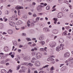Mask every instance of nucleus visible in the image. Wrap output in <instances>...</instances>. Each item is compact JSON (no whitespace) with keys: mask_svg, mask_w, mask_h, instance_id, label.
Returning a JSON list of instances; mask_svg holds the SVG:
<instances>
[{"mask_svg":"<svg viewBox=\"0 0 73 73\" xmlns=\"http://www.w3.org/2000/svg\"><path fill=\"white\" fill-rule=\"evenodd\" d=\"M73 60V58L70 57L68 60H66L65 61V63H66V65H67V66H68L69 64H73V61H72Z\"/></svg>","mask_w":73,"mask_h":73,"instance_id":"1","label":"nucleus"},{"mask_svg":"<svg viewBox=\"0 0 73 73\" xmlns=\"http://www.w3.org/2000/svg\"><path fill=\"white\" fill-rule=\"evenodd\" d=\"M64 46V44H61L60 45V46H58V47L56 48V50L58 52L60 51V50L61 49H62L63 47Z\"/></svg>","mask_w":73,"mask_h":73,"instance_id":"2","label":"nucleus"},{"mask_svg":"<svg viewBox=\"0 0 73 73\" xmlns=\"http://www.w3.org/2000/svg\"><path fill=\"white\" fill-rule=\"evenodd\" d=\"M42 55L40 52H38L36 54V57L37 59H40L42 57Z\"/></svg>","mask_w":73,"mask_h":73,"instance_id":"3","label":"nucleus"},{"mask_svg":"<svg viewBox=\"0 0 73 73\" xmlns=\"http://www.w3.org/2000/svg\"><path fill=\"white\" fill-rule=\"evenodd\" d=\"M49 46L51 48H54L56 46V42H53L52 43L49 44Z\"/></svg>","mask_w":73,"mask_h":73,"instance_id":"4","label":"nucleus"},{"mask_svg":"<svg viewBox=\"0 0 73 73\" xmlns=\"http://www.w3.org/2000/svg\"><path fill=\"white\" fill-rule=\"evenodd\" d=\"M41 5H38L36 8V10L38 12H41V11H42V8H41Z\"/></svg>","mask_w":73,"mask_h":73,"instance_id":"5","label":"nucleus"},{"mask_svg":"<svg viewBox=\"0 0 73 73\" xmlns=\"http://www.w3.org/2000/svg\"><path fill=\"white\" fill-rule=\"evenodd\" d=\"M54 60V59L53 58H48L47 59V61H52V62H51V64H54L55 63V62H53V61Z\"/></svg>","mask_w":73,"mask_h":73,"instance_id":"6","label":"nucleus"},{"mask_svg":"<svg viewBox=\"0 0 73 73\" xmlns=\"http://www.w3.org/2000/svg\"><path fill=\"white\" fill-rule=\"evenodd\" d=\"M34 64L36 66H40V62L39 61H36L35 62Z\"/></svg>","mask_w":73,"mask_h":73,"instance_id":"7","label":"nucleus"},{"mask_svg":"<svg viewBox=\"0 0 73 73\" xmlns=\"http://www.w3.org/2000/svg\"><path fill=\"white\" fill-rule=\"evenodd\" d=\"M64 57L65 58H68L70 57V53L69 52H67L64 54Z\"/></svg>","mask_w":73,"mask_h":73,"instance_id":"8","label":"nucleus"},{"mask_svg":"<svg viewBox=\"0 0 73 73\" xmlns=\"http://www.w3.org/2000/svg\"><path fill=\"white\" fill-rule=\"evenodd\" d=\"M43 30L44 32H50L49 28H44L43 29Z\"/></svg>","mask_w":73,"mask_h":73,"instance_id":"9","label":"nucleus"},{"mask_svg":"<svg viewBox=\"0 0 73 73\" xmlns=\"http://www.w3.org/2000/svg\"><path fill=\"white\" fill-rule=\"evenodd\" d=\"M44 38H45L44 35H42L40 36V37H39V40L40 41H42V40H44Z\"/></svg>","mask_w":73,"mask_h":73,"instance_id":"10","label":"nucleus"},{"mask_svg":"<svg viewBox=\"0 0 73 73\" xmlns=\"http://www.w3.org/2000/svg\"><path fill=\"white\" fill-rule=\"evenodd\" d=\"M15 9H17V10H18L19 9H23V7H20V6L19 5H17L15 7Z\"/></svg>","mask_w":73,"mask_h":73,"instance_id":"11","label":"nucleus"},{"mask_svg":"<svg viewBox=\"0 0 73 73\" xmlns=\"http://www.w3.org/2000/svg\"><path fill=\"white\" fill-rule=\"evenodd\" d=\"M63 16V14H62L61 12H60L58 13L57 17H58V18H61V17H62Z\"/></svg>","mask_w":73,"mask_h":73,"instance_id":"12","label":"nucleus"},{"mask_svg":"<svg viewBox=\"0 0 73 73\" xmlns=\"http://www.w3.org/2000/svg\"><path fill=\"white\" fill-rule=\"evenodd\" d=\"M47 49V47H44V48H42L40 49V51L41 52V51H46V49Z\"/></svg>","mask_w":73,"mask_h":73,"instance_id":"13","label":"nucleus"},{"mask_svg":"<svg viewBox=\"0 0 73 73\" xmlns=\"http://www.w3.org/2000/svg\"><path fill=\"white\" fill-rule=\"evenodd\" d=\"M16 24L17 25H21V24H23V21H19L18 22H17Z\"/></svg>","mask_w":73,"mask_h":73,"instance_id":"14","label":"nucleus"},{"mask_svg":"<svg viewBox=\"0 0 73 73\" xmlns=\"http://www.w3.org/2000/svg\"><path fill=\"white\" fill-rule=\"evenodd\" d=\"M40 6H41V7H45L46 5H47V4L44 3H44H40Z\"/></svg>","mask_w":73,"mask_h":73,"instance_id":"15","label":"nucleus"},{"mask_svg":"<svg viewBox=\"0 0 73 73\" xmlns=\"http://www.w3.org/2000/svg\"><path fill=\"white\" fill-rule=\"evenodd\" d=\"M53 33L54 34L56 35V34H58V31L56 29H54L53 30Z\"/></svg>","mask_w":73,"mask_h":73,"instance_id":"16","label":"nucleus"},{"mask_svg":"<svg viewBox=\"0 0 73 73\" xmlns=\"http://www.w3.org/2000/svg\"><path fill=\"white\" fill-rule=\"evenodd\" d=\"M39 43L41 44V45L43 46V45H44L45 44V42L44 41H41L39 42Z\"/></svg>","mask_w":73,"mask_h":73,"instance_id":"17","label":"nucleus"},{"mask_svg":"<svg viewBox=\"0 0 73 73\" xmlns=\"http://www.w3.org/2000/svg\"><path fill=\"white\" fill-rule=\"evenodd\" d=\"M7 33L10 35H12L13 33V31L12 30H9L7 31Z\"/></svg>","mask_w":73,"mask_h":73,"instance_id":"18","label":"nucleus"},{"mask_svg":"<svg viewBox=\"0 0 73 73\" xmlns=\"http://www.w3.org/2000/svg\"><path fill=\"white\" fill-rule=\"evenodd\" d=\"M28 62H23L21 64L22 65H26V66H28Z\"/></svg>","mask_w":73,"mask_h":73,"instance_id":"19","label":"nucleus"},{"mask_svg":"<svg viewBox=\"0 0 73 73\" xmlns=\"http://www.w3.org/2000/svg\"><path fill=\"white\" fill-rule=\"evenodd\" d=\"M66 67L63 66L61 69V71H64V70H66Z\"/></svg>","mask_w":73,"mask_h":73,"instance_id":"20","label":"nucleus"},{"mask_svg":"<svg viewBox=\"0 0 73 73\" xmlns=\"http://www.w3.org/2000/svg\"><path fill=\"white\" fill-rule=\"evenodd\" d=\"M6 63V62L5 60H3L0 62L1 64H5Z\"/></svg>","mask_w":73,"mask_h":73,"instance_id":"21","label":"nucleus"},{"mask_svg":"<svg viewBox=\"0 0 73 73\" xmlns=\"http://www.w3.org/2000/svg\"><path fill=\"white\" fill-rule=\"evenodd\" d=\"M1 73H7V71L4 69H2L1 71Z\"/></svg>","mask_w":73,"mask_h":73,"instance_id":"22","label":"nucleus"},{"mask_svg":"<svg viewBox=\"0 0 73 73\" xmlns=\"http://www.w3.org/2000/svg\"><path fill=\"white\" fill-rule=\"evenodd\" d=\"M36 5V3L35 2H33L32 3V4L30 5V7L31 8H32V7H34V5Z\"/></svg>","mask_w":73,"mask_h":73,"instance_id":"23","label":"nucleus"},{"mask_svg":"<svg viewBox=\"0 0 73 73\" xmlns=\"http://www.w3.org/2000/svg\"><path fill=\"white\" fill-rule=\"evenodd\" d=\"M8 47L6 46L4 48V50L5 52H7L8 50Z\"/></svg>","mask_w":73,"mask_h":73,"instance_id":"24","label":"nucleus"},{"mask_svg":"<svg viewBox=\"0 0 73 73\" xmlns=\"http://www.w3.org/2000/svg\"><path fill=\"white\" fill-rule=\"evenodd\" d=\"M31 54L32 55V56H33V57H35L36 55V53L35 52H32L31 53Z\"/></svg>","mask_w":73,"mask_h":73,"instance_id":"25","label":"nucleus"},{"mask_svg":"<svg viewBox=\"0 0 73 73\" xmlns=\"http://www.w3.org/2000/svg\"><path fill=\"white\" fill-rule=\"evenodd\" d=\"M46 9L47 11H49L50 9V7L49 5H48L46 7Z\"/></svg>","mask_w":73,"mask_h":73,"instance_id":"26","label":"nucleus"},{"mask_svg":"<svg viewBox=\"0 0 73 73\" xmlns=\"http://www.w3.org/2000/svg\"><path fill=\"white\" fill-rule=\"evenodd\" d=\"M27 25L28 27H30V26L31 25V22H30V21H29L27 22Z\"/></svg>","mask_w":73,"mask_h":73,"instance_id":"27","label":"nucleus"},{"mask_svg":"<svg viewBox=\"0 0 73 73\" xmlns=\"http://www.w3.org/2000/svg\"><path fill=\"white\" fill-rule=\"evenodd\" d=\"M0 29H3V25L2 23H0Z\"/></svg>","mask_w":73,"mask_h":73,"instance_id":"28","label":"nucleus"},{"mask_svg":"<svg viewBox=\"0 0 73 73\" xmlns=\"http://www.w3.org/2000/svg\"><path fill=\"white\" fill-rule=\"evenodd\" d=\"M21 68L23 70H24L25 71L27 69V68L23 66L21 67Z\"/></svg>","mask_w":73,"mask_h":73,"instance_id":"29","label":"nucleus"},{"mask_svg":"<svg viewBox=\"0 0 73 73\" xmlns=\"http://www.w3.org/2000/svg\"><path fill=\"white\" fill-rule=\"evenodd\" d=\"M59 42L60 43H62L64 42V39H61L59 41Z\"/></svg>","mask_w":73,"mask_h":73,"instance_id":"30","label":"nucleus"},{"mask_svg":"<svg viewBox=\"0 0 73 73\" xmlns=\"http://www.w3.org/2000/svg\"><path fill=\"white\" fill-rule=\"evenodd\" d=\"M21 66L20 65H18L17 67V70H19Z\"/></svg>","mask_w":73,"mask_h":73,"instance_id":"31","label":"nucleus"},{"mask_svg":"<svg viewBox=\"0 0 73 73\" xmlns=\"http://www.w3.org/2000/svg\"><path fill=\"white\" fill-rule=\"evenodd\" d=\"M61 11H62V12H65V9L62 7L61 9Z\"/></svg>","mask_w":73,"mask_h":73,"instance_id":"32","label":"nucleus"},{"mask_svg":"<svg viewBox=\"0 0 73 73\" xmlns=\"http://www.w3.org/2000/svg\"><path fill=\"white\" fill-rule=\"evenodd\" d=\"M69 10L68 8H66L65 9V12H69Z\"/></svg>","mask_w":73,"mask_h":73,"instance_id":"33","label":"nucleus"},{"mask_svg":"<svg viewBox=\"0 0 73 73\" xmlns=\"http://www.w3.org/2000/svg\"><path fill=\"white\" fill-rule=\"evenodd\" d=\"M33 64H31V63L30 62L28 64V66H30L32 67V66H33Z\"/></svg>","mask_w":73,"mask_h":73,"instance_id":"34","label":"nucleus"},{"mask_svg":"<svg viewBox=\"0 0 73 73\" xmlns=\"http://www.w3.org/2000/svg\"><path fill=\"white\" fill-rule=\"evenodd\" d=\"M25 71L24 70H21L19 71V72L20 73H21L22 72H25Z\"/></svg>","mask_w":73,"mask_h":73,"instance_id":"35","label":"nucleus"},{"mask_svg":"<svg viewBox=\"0 0 73 73\" xmlns=\"http://www.w3.org/2000/svg\"><path fill=\"white\" fill-rule=\"evenodd\" d=\"M23 59L24 60H25V61H27V60H28L27 56H25V57Z\"/></svg>","mask_w":73,"mask_h":73,"instance_id":"36","label":"nucleus"},{"mask_svg":"<svg viewBox=\"0 0 73 73\" xmlns=\"http://www.w3.org/2000/svg\"><path fill=\"white\" fill-rule=\"evenodd\" d=\"M5 13L6 15H8L9 14V11L7 10L6 11Z\"/></svg>","mask_w":73,"mask_h":73,"instance_id":"37","label":"nucleus"},{"mask_svg":"<svg viewBox=\"0 0 73 73\" xmlns=\"http://www.w3.org/2000/svg\"><path fill=\"white\" fill-rule=\"evenodd\" d=\"M69 16L71 18H73V13L70 14L69 15Z\"/></svg>","mask_w":73,"mask_h":73,"instance_id":"38","label":"nucleus"},{"mask_svg":"<svg viewBox=\"0 0 73 73\" xmlns=\"http://www.w3.org/2000/svg\"><path fill=\"white\" fill-rule=\"evenodd\" d=\"M54 70V66H52L50 68V70Z\"/></svg>","mask_w":73,"mask_h":73,"instance_id":"39","label":"nucleus"},{"mask_svg":"<svg viewBox=\"0 0 73 73\" xmlns=\"http://www.w3.org/2000/svg\"><path fill=\"white\" fill-rule=\"evenodd\" d=\"M26 40H27L28 41H29L31 40V39H30V38H26Z\"/></svg>","mask_w":73,"mask_h":73,"instance_id":"40","label":"nucleus"},{"mask_svg":"<svg viewBox=\"0 0 73 73\" xmlns=\"http://www.w3.org/2000/svg\"><path fill=\"white\" fill-rule=\"evenodd\" d=\"M13 22H9V24L10 26H12V24H13Z\"/></svg>","mask_w":73,"mask_h":73,"instance_id":"41","label":"nucleus"},{"mask_svg":"<svg viewBox=\"0 0 73 73\" xmlns=\"http://www.w3.org/2000/svg\"><path fill=\"white\" fill-rule=\"evenodd\" d=\"M12 27H16V24L15 23H13V24L12 25Z\"/></svg>","mask_w":73,"mask_h":73,"instance_id":"42","label":"nucleus"},{"mask_svg":"<svg viewBox=\"0 0 73 73\" xmlns=\"http://www.w3.org/2000/svg\"><path fill=\"white\" fill-rule=\"evenodd\" d=\"M49 66V65H46L44 66V67H43V68H48Z\"/></svg>","mask_w":73,"mask_h":73,"instance_id":"43","label":"nucleus"},{"mask_svg":"<svg viewBox=\"0 0 73 73\" xmlns=\"http://www.w3.org/2000/svg\"><path fill=\"white\" fill-rule=\"evenodd\" d=\"M13 44L15 46H17V42H15L13 43Z\"/></svg>","mask_w":73,"mask_h":73,"instance_id":"44","label":"nucleus"},{"mask_svg":"<svg viewBox=\"0 0 73 73\" xmlns=\"http://www.w3.org/2000/svg\"><path fill=\"white\" fill-rule=\"evenodd\" d=\"M63 36L64 35V36H66L67 35V34L65 33V32H64L62 34Z\"/></svg>","mask_w":73,"mask_h":73,"instance_id":"45","label":"nucleus"},{"mask_svg":"<svg viewBox=\"0 0 73 73\" xmlns=\"http://www.w3.org/2000/svg\"><path fill=\"white\" fill-rule=\"evenodd\" d=\"M23 18H24V19H27V15H23Z\"/></svg>","mask_w":73,"mask_h":73,"instance_id":"46","label":"nucleus"},{"mask_svg":"<svg viewBox=\"0 0 73 73\" xmlns=\"http://www.w3.org/2000/svg\"><path fill=\"white\" fill-rule=\"evenodd\" d=\"M8 1L9 3H12V2H13L15 1V0H9Z\"/></svg>","mask_w":73,"mask_h":73,"instance_id":"47","label":"nucleus"},{"mask_svg":"<svg viewBox=\"0 0 73 73\" xmlns=\"http://www.w3.org/2000/svg\"><path fill=\"white\" fill-rule=\"evenodd\" d=\"M27 60H29L31 59V57L29 56H27Z\"/></svg>","mask_w":73,"mask_h":73,"instance_id":"48","label":"nucleus"},{"mask_svg":"<svg viewBox=\"0 0 73 73\" xmlns=\"http://www.w3.org/2000/svg\"><path fill=\"white\" fill-rule=\"evenodd\" d=\"M68 6H69V8H70V9H72V6L71 5H70V4H69Z\"/></svg>","mask_w":73,"mask_h":73,"instance_id":"49","label":"nucleus"},{"mask_svg":"<svg viewBox=\"0 0 73 73\" xmlns=\"http://www.w3.org/2000/svg\"><path fill=\"white\" fill-rule=\"evenodd\" d=\"M43 14V13H38V15H40V16H41V15H42Z\"/></svg>","mask_w":73,"mask_h":73,"instance_id":"50","label":"nucleus"},{"mask_svg":"<svg viewBox=\"0 0 73 73\" xmlns=\"http://www.w3.org/2000/svg\"><path fill=\"white\" fill-rule=\"evenodd\" d=\"M59 1V3H60V4H62V0H58Z\"/></svg>","mask_w":73,"mask_h":73,"instance_id":"51","label":"nucleus"},{"mask_svg":"<svg viewBox=\"0 0 73 73\" xmlns=\"http://www.w3.org/2000/svg\"><path fill=\"white\" fill-rule=\"evenodd\" d=\"M3 38V36L1 35H0V40L2 39Z\"/></svg>","mask_w":73,"mask_h":73,"instance_id":"52","label":"nucleus"},{"mask_svg":"<svg viewBox=\"0 0 73 73\" xmlns=\"http://www.w3.org/2000/svg\"><path fill=\"white\" fill-rule=\"evenodd\" d=\"M39 19H40V17H37L36 18V21H38V20H39Z\"/></svg>","mask_w":73,"mask_h":73,"instance_id":"53","label":"nucleus"},{"mask_svg":"<svg viewBox=\"0 0 73 73\" xmlns=\"http://www.w3.org/2000/svg\"><path fill=\"white\" fill-rule=\"evenodd\" d=\"M31 25L32 26H34V25H35V24L33 23H31Z\"/></svg>","mask_w":73,"mask_h":73,"instance_id":"54","label":"nucleus"},{"mask_svg":"<svg viewBox=\"0 0 73 73\" xmlns=\"http://www.w3.org/2000/svg\"><path fill=\"white\" fill-rule=\"evenodd\" d=\"M55 58V56H54V55H51L50 56V58Z\"/></svg>","mask_w":73,"mask_h":73,"instance_id":"55","label":"nucleus"},{"mask_svg":"<svg viewBox=\"0 0 73 73\" xmlns=\"http://www.w3.org/2000/svg\"><path fill=\"white\" fill-rule=\"evenodd\" d=\"M33 17H37V15H36V14H33Z\"/></svg>","mask_w":73,"mask_h":73,"instance_id":"56","label":"nucleus"},{"mask_svg":"<svg viewBox=\"0 0 73 73\" xmlns=\"http://www.w3.org/2000/svg\"><path fill=\"white\" fill-rule=\"evenodd\" d=\"M21 50L20 49H18V52L19 53H20L21 52Z\"/></svg>","mask_w":73,"mask_h":73,"instance_id":"57","label":"nucleus"},{"mask_svg":"<svg viewBox=\"0 0 73 73\" xmlns=\"http://www.w3.org/2000/svg\"><path fill=\"white\" fill-rule=\"evenodd\" d=\"M11 58H14L15 57V55H14V54L11 55Z\"/></svg>","mask_w":73,"mask_h":73,"instance_id":"58","label":"nucleus"},{"mask_svg":"<svg viewBox=\"0 0 73 73\" xmlns=\"http://www.w3.org/2000/svg\"><path fill=\"white\" fill-rule=\"evenodd\" d=\"M28 13V15H32V13L30 12H29Z\"/></svg>","mask_w":73,"mask_h":73,"instance_id":"59","label":"nucleus"},{"mask_svg":"<svg viewBox=\"0 0 73 73\" xmlns=\"http://www.w3.org/2000/svg\"><path fill=\"white\" fill-rule=\"evenodd\" d=\"M36 60V58L35 57H33L32 58V60H33V61H35V60Z\"/></svg>","mask_w":73,"mask_h":73,"instance_id":"60","label":"nucleus"},{"mask_svg":"<svg viewBox=\"0 0 73 73\" xmlns=\"http://www.w3.org/2000/svg\"><path fill=\"white\" fill-rule=\"evenodd\" d=\"M22 35L23 36H26V34L25 33H23L22 34Z\"/></svg>","mask_w":73,"mask_h":73,"instance_id":"61","label":"nucleus"},{"mask_svg":"<svg viewBox=\"0 0 73 73\" xmlns=\"http://www.w3.org/2000/svg\"><path fill=\"white\" fill-rule=\"evenodd\" d=\"M65 28L66 29H69V28H70V27L69 26L66 27Z\"/></svg>","mask_w":73,"mask_h":73,"instance_id":"62","label":"nucleus"},{"mask_svg":"<svg viewBox=\"0 0 73 73\" xmlns=\"http://www.w3.org/2000/svg\"><path fill=\"white\" fill-rule=\"evenodd\" d=\"M22 47H23V45L21 44L19 45V48H22Z\"/></svg>","mask_w":73,"mask_h":73,"instance_id":"63","label":"nucleus"},{"mask_svg":"<svg viewBox=\"0 0 73 73\" xmlns=\"http://www.w3.org/2000/svg\"><path fill=\"white\" fill-rule=\"evenodd\" d=\"M2 35H7V33L5 32H3L2 33Z\"/></svg>","mask_w":73,"mask_h":73,"instance_id":"64","label":"nucleus"}]
</instances>
